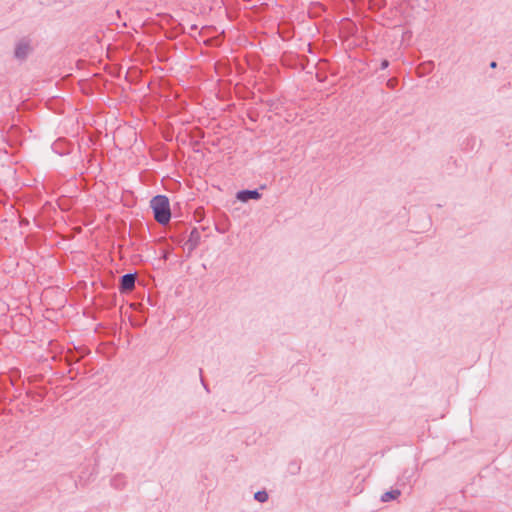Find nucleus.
Returning <instances> with one entry per match:
<instances>
[{
	"label": "nucleus",
	"mask_w": 512,
	"mask_h": 512,
	"mask_svg": "<svg viewBox=\"0 0 512 512\" xmlns=\"http://www.w3.org/2000/svg\"><path fill=\"white\" fill-rule=\"evenodd\" d=\"M395 84H396V79L392 78V79H389L387 81V86L391 89H393L395 87Z\"/></svg>",
	"instance_id": "nucleus-8"
},
{
	"label": "nucleus",
	"mask_w": 512,
	"mask_h": 512,
	"mask_svg": "<svg viewBox=\"0 0 512 512\" xmlns=\"http://www.w3.org/2000/svg\"><path fill=\"white\" fill-rule=\"evenodd\" d=\"M254 499L260 503H264L268 500V493L265 490L258 491L254 494Z\"/></svg>",
	"instance_id": "nucleus-7"
},
{
	"label": "nucleus",
	"mask_w": 512,
	"mask_h": 512,
	"mask_svg": "<svg viewBox=\"0 0 512 512\" xmlns=\"http://www.w3.org/2000/svg\"><path fill=\"white\" fill-rule=\"evenodd\" d=\"M199 374H200L201 382H202V384H203L204 388H205L206 390H208V388H207V386H206V384H205V382H204V379H203V377H202V369H201V368L199 369Z\"/></svg>",
	"instance_id": "nucleus-10"
},
{
	"label": "nucleus",
	"mask_w": 512,
	"mask_h": 512,
	"mask_svg": "<svg viewBox=\"0 0 512 512\" xmlns=\"http://www.w3.org/2000/svg\"><path fill=\"white\" fill-rule=\"evenodd\" d=\"M400 494L401 492L398 489L387 491L381 496V501L389 502L391 500L397 499L400 496Z\"/></svg>",
	"instance_id": "nucleus-6"
},
{
	"label": "nucleus",
	"mask_w": 512,
	"mask_h": 512,
	"mask_svg": "<svg viewBox=\"0 0 512 512\" xmlns=\"http://www.w3.org/2000/svg\"><path fill=\"white\" fill-rule=\"evenodd\" d=\"M496 65H497V64H496V62H494V61H493V62H491V64H490V66H491L492 68H495V67H496Z\"/></svg>",
	"instance_id": "nucleus-11"
},
{
	"label": "nucleus",
	"mask_w": 512,
	"mask_h": 512,
	"mask_svg": "<svg viewBox=\"0 0 512 512\" xmlns=\"http://www.w3.org/2000/svg\"><path fill=\"white\" fill-rule=\"evenodd\" d=\"M32 52L31 40L27 37H23L18 40L15 44L14 57L17 60L24 61Z\"/></svg>",
	"instance_id": "nucleus-2"
},
{
	"label": "nucleus",
	"mask_w": 512,
	"mask_h": 512,
	"mask_svg": "<svg viewBox=\"0 0 512 512\" xmlns=\"http://www.w3.org/2000/svg\"><path fill=\"white\" fill-rule=\"evenodd\" d=\"M388 66H389V61L386 60V59L382 60L380 68L381 69H386Z\"/></svg>",
	"instance_id": "nucleus-9"
},
{
	"label": "nucleus",
	"mask_w": 512,
	"mask_h": 512,
	"mask_svg": "<svg viewBox=\"0 0 512 512\" xmlns=\"http://www.w3.org/2000/svg\"><path fill=\"white\" fill-rule=\"evenodd\" d=\"M136 274L128 273L120 278L119 290L121 293H127L134 289Z\"/></svg>",
	"instance_id": "nucleus-3"
},
{
	"label": "nucleus",
	"mask_w": 512,
	"mask_h": 512,
	"mask_svg": "<svg viewBox=\"0 0 512 512\" xmlns=\"http://www.w3.org/2000/svg\"><path fill=\"white\" fill-rule=\"evenodd\" d=\"M150 206L154 213L155 220L162 225L169 222L171 218V210L169 199L165 195H157L150 201Z\"/></svg>",
	"instance_id": "nucleus-1"
},
{
	"label": "nucleus",
	"mask_w": 512,
	"mask_h": 512,
	"mask_svg": "<svg viewBox=\"0 0 512 512\" xmlns=\"http://www.w3.org/2000/svg\"><path fill=\"white\" fill-rule=\"evenodd\" d=\"M236 198L239 201L247 202L251 199H255V200L260 199L261 194L256 189L255 190H241V191L237 192Z\"/></svg>",
	"instance_id": "nucleus-5"
},
{
	"label": "nucleus",
	"mask_w": 512,
	"mask_h": 512,
	"mask_svg": "<svg viewBox=\"0 0 512 512\" xmlns=\"http://www.w3.org/2000/svg\"><path fill=\"white\" fill-rule=\"evenodd\" d=\"M201 239L200 232L197 228H193L190 231L189 237L184 244V247L187 249L188 254H191L192 251L199 245Z\"/></svg>",
	"instance_id": "nucleus-4"
}]
</instances>
